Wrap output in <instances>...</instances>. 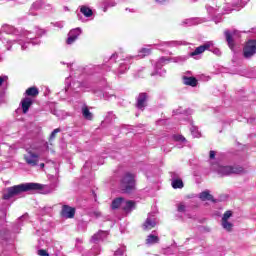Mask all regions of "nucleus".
<instances>
[{"instance_id": "f257e3e1", "label": "nucleus", "mask_w": 256, "mask_h": 256, "mask_svg": "<svg viewBox=\"0 0 256 256\" xmlns=\"http://www.w3.org/2000/svg\"><path fill=\"white\" fill-rule=\"evenodd\" d=\"M56 189L57 184L43 185L33 182L24 183L7 188L6 192L3 194V199L9 200L27 191H40V193H43V195H49V193H53Z\"/></svg>"}, {"instance_id": "f03ea898", "label": "nucleus", "mask_w": 256, "mask_h": 256, "mask_svg": "<svg viewBox=\"0 0 256 256\" xmlns=\"http://www.w3.org/2000/svg\"><path fill=\"white\" fill-rule=\"evenodd\" d=\"M45 35V30L40 29L39 27H35L33 32L24 31L17 39H2V43L5 45L7 51H11V48L15 43L21 46L22 51L27 50L30 43L32 45H39L41 40L39 37H43Z\"/></svg>"}, {"instance_id": "7ed1b4c3", "label": "nucleus", "mask_w": 256, "mask_h": 256, "mask_svg": "<svg viewBox=\"0 0 256 256\" xmlns=\"http://www.w3.org/2000/svg\"><path fill=\"white\" fill-rule=\"evenodd\" d=\"M210 169L220 175V177H226L227 175H239V173H243L244 171L241 166H223L217 162L212 163Z\"/></svg>"}, {"instance_id": "20e7f679", "label": "nucleus", "mask_w": 256, "mask_h": 256, "mask_svg": "<svg viewBox=\"0 0 256 256\" xmlns=\"http://www.w3.org/2000/svg\"><path fill=\"white\" fill-rule=\"evenodd\" d=\"M120 189L123 193H131L135 191V174L126 172L120 180Z\"/></svg>"}, {"instance_id": "39448f33", "label": "nucleus", "mask_w": 256, "mask_h": 256, "mask_svg": "<svg viewBox=\"0 0 256 256\" xmlns=\"http://www.w3.org/2000/svg\"><path fill=\"white\" fill-rule=\"evenodd\" d=\"M254 34L252 38H249L243 46V57L244 59H251L256 55V29H252Z\"/></svg>"}, {"instance_id": "423d86ee", "label": "nucleus", "mask_w": 256, "mask_h": 256, "mask_svg": "<svg viewBox=\"0 0 256 256\" xmlns=\"http://www.w3.org/2000/svg\"><path fill=\"white\" fill-rule=\"evenodd\" d=\"M91 86H89L86 82L73 81L68 86L65 87L66 93H71L72 95H79V93H83V91H89Z\"/></svg>"}, {"instance_id": "0eeeda50", "label": "nucleus", "mask_w": 256, "mask_h": 256, "mask_svg": "<svg viewBox=\"0 0 256 256\" xmlns=\"http://www.w3.org/2000/svg\"><path fill=\"white\" fill-rule=\"evenodd\" d=\"M211 51L217 57H221V50L219 48L213 47V42H206L203 45L197 47L193 52L190 53V57H196V55H201L205 51Z\"/></svg>"}, {"instance_id": "6e6552de", "label": "nucleus", "mask_w": 256, "mask_h": 256, "mask_svg": "<svg viewBox=\"0 0 256 256\" xmlns=\"http://www.w3.org/2000/svg\"><path fill=\"white\" fill-rule=\"evenodd\" d=\"M222 3H225V0H211L206 5V11L209 17H211V19H213L214 21L217 15H221V12L219 11V9H221Z\"/></svg>"}, {"instance_id": "1a4fd4ad", "label": "nucleus", "mask_w": 256, "mask_h": 256, "mask_svg": "<svg viewBox=\"0 0 256 256\" xmlns=\"http://www.w3.org/2000/svg\"><path fill=\"white\" fill-rule=\"evenodd\" d=\"M133 59H135L134 56H127L122 60V62L119 64V66L113 70V72L118 76L121 77V75H125L127 71H129V67H131V63H133Z\"/></svg>"}, {"instance_id": "9d476101", "label": "nucleus", "mask_w": 256, "mask_h": 256, "mask_svg": "<svg viewBox=\"0 0 256 256\" xmlns=\"http://www.w3.org/2000/svg\"><path fill=\"white\" fill-rule=\"evenodd\" d=\"M224 36L227 42V45L231 51H235V41L241 37V32L234 30H225L224 31Z\"/></svg>"}, {"instance_id": "9b49d317", "label": "nucleus", "mask_w": 256, "mask_h": 256, "mask_svg": "<svg viewBox=\"0 0 256 256\" xmlns=\"http://www.w3.org/2000/svg\"><path fill=\"white\" fill-rule=\"evenodd\" d=\"M249 3V0H232V5L227 4L224 7V14H229L233 11H241L245 5Z\"/></svg>"}, {"instance_id": "f8f14e48", "label": "nucleus", "mask_w": 256, "mask_h": 256, "mask_svg": "<svg viewBox=\"0 0 256 256\" xmlns=\"http://www.w3.org/2000/svg\"><path fill=\"white\" fill-rule=\"evenodd\" d=\"M168 63H171L170 57L162 56L158 59L155 65V72L152 73V75H159L160 77H163L167 71L165 69H162L164 65H167Z\"/></svg>"}, {"instance_id": "ddd939ff", "label": "nucleus", "mask_w": 256, "mask_h": 256, "mask_svg": "<svg viewBox=\"0 0 256 256\" xmlns=\"http://www.w3.org/2000/svg\"><path fill=\"white\" fill-rule=\"evenodd\" d=\"M24 159L27 165H30V167H37V165H39V154L31 150L24 155Z\"/></svg>"}, {"instance_id": "4468645a", "label": "nucleus", "mask_w": 256, "mask_h": 256, "mask_svg": "<svg viewBox=\"0 0 256 256\" xmlns=\"http://www.w3.org/2000/svg\"><path fill=\"white\" fill-rule=\"evenodd\" d=\"M157 226V217L155 213L148 214L146 221L143 224L144 231H151V229Z\"/></svg>"}, {"instance_id": "2eb2a0df", "label": "nucleus", "mask_w": 256, "mask_h": 256, "mask_svg": "<svg viewBox=\"0 0 256 256\" xmlns=\"http://www.w3.org/2000/svg\"><path fill=\"white\" fill-rule=\"evenodd\" d=\"M148 99H149V95H147V93L145 92L140 93L136 99L137 109H140V111H143L145 107H147Z\"/></svg>"}, {"instance_id": "dca6fc26", "label": "nucleus", "mask_w": 256, "mask_h": 256, "mask_svg": "<svg viewBox=\"0 0 256 256\" xmlns=\"http://www.w3.org/2000/svg\"><path fill=\"white\" fill-rule=\"evenodd\" d=\"M82 31L81 28H75L70 30L68 33V38L66 40L67 45H73L77 39H79V35H81Z\"/></svg>"}, {"instance_id": "f3484780", "label": "nucleus", "mask_w": 256, "mask_h": 256, "mask_svg": "<svg viewBox=\"0 0 256 256\" xmlns=\"http://www.w3.org/2000/svg\"><path fill=\"white\" fill-rule=\"evenodd\" d=\"M107 235H109V232L99 230L96 234H94L91 238V243H95L97 245L98 243H101V241H105L107 239Z\"/></svg>"}, {"instance_id": "a211bd4d", "label": "nucleus", "mask_w": 256, "mask_h": 256, "mask_svg": "<svg viewBox=\"0 0 256 256\" xmlns=\"http://www.w3.org/2000/svg\"><path fill=\"white\" fill-rule=\"evenodd\" d=\"M61 215L64 217V219H73V217H75V208L69 205H63Z\"/></svg>"}, {"instance_id": "6ab92c4d", "label": "nucleus", "mask_w": 256, "mask_h": 256, "mask_svg": "<svg viewBox=\"0 0 256 256\" xmlns=\"http://www.w3.org/2000/svg\"><path fill=\"white\" fill-rule=\"evenodd\" d=\"M171 185L173 189H183V180L179 178V174L171 172Z\"/></svg>"}, {"instance_id": "aec40b11", "label": "nucleus", "mask_w": 256, "mask_h": 256, "mask_svg": "<svg viewBox=\"0 0 256 256\" xmlns=\"http://www.w3.org/2000/svg\"><path fill=\"white\" fill-rule=\"evenodd\" d=\"M117 59H119V55L117 53H113L108 61L102 65V69H104V71H111V67H113L114 63H117Z\"/></svg>"}, {"instance_id": "412c9836", "label": "nucleus", "mask_w": 256, "mask_h": 256, "mask_svg": "<svg viewBox=\"0 0 256 256\" xmlns=\"http://www.w3.org/2000/svg\"><path fill=\"white\" fill-rule=\"evenodd\" d=\"M179 45H187V43H185L183 41L161 42L159 44V49L163 50V47H179Z\"/></svg>"}, {"instance_id": "4be33fe9", "label": "nucleus", "mask_w": 256, "mask_h": 256, "mask_svg": "<svg viewBox=\"0 0 256 256\" xmlns=\"http://www.w3.org/2000/svg\"><path fill=\"white\" fill-rule=\"evenodd\" d=\"M122 209L125 213H131L135 209V201L133 200H125L122 204Z\"/></svg>"}, {"instance_id": "5701e85b", "label": "nucleus", "mask_w": 256, "mask_h": 256, "mask_svg": "<svg viewBox=\"0 0 256 256\" xmlns=\"http://www.w3.org/2000/svg\"><path fill=\"white\" fill-rule=\"evenodd\" d=\"M33 105V100L29 97H25L21 101V107L24 114L29 112V108Z\"/></svg>"}, {"instance_id": "b1692460", "label": "nucleus", "mask_w": 256, "mask_h": 256, "mask_svg": "<svg viewBox=\"0 0 256 256\" xmlns=\"http://www.w3.org/2000/svg\"><path fill=\"white\" fill-rule=\"evenodd\" d=\"M199 23H203V19L201 18H188L182 21V25H187L191 27L192 25H199Z\"/></svg>"}, {"instance_id": "393cba45", "label": "nucleus", "mask_w": 256, "mask_h": 256, "mask_svg": "<svg viewBox=\"0 0 256 256\" xmlns=\"http://www.w3.org/2000/svg\"><path fill=\"white\" fill-rule=\"evenodd\" d=\"M124 200H125V198H123V197H118V198L114 199L111 204V209H113L114 211H115V209H123Z\"/></svg>"}, {"instance_id": "a878e982", "label": "nucleus", "mask_w": 256, "mask_h": 256, "mask_svg": "<svg viewBox=\"0 0 256 256\" xmlns=\"http://www.w3.org/2000/svg\"><path fill=\"white\" fill-rule=\"evenodd\" d=\"M27 219H28V215L26 214V215L21 216L17 220V222L13 228L14 233H19V229L21 228V226H23V223H25V221H27Z\"/></svg>"}, {"instance_id": "bb28decb", "label": "nucleus", "mask_w": 256, "mask_h": 256, "mask_svg": "<svg viewBox=\"0 0 256 256\" xmlns=\"http://www.w3.org/2000/svg\"><path fill=\"white\" fill-rule=\"evenodd\" d=\"M115 5H117V3L113 0H104L100 7L104 13H107V9H109V7H115Z\"/></svg>"}, {"instance_id": "cd10ccee", "label": "nucleus", "mask_w": 256, "mask_h": 256, "mask_svg": "<svg viewBox=\"0 0 256 256\" xmlns=\"http://www.w3.org/2000/svg\"><path fill=\"white\" fill-rule=\"evenodd\" d=\"M80 13H82V15H84V17L87 19H89V17H93V10L89 8V6H80Z\"/></svg>"}, {"instance_id": "c85d7f7f", "label": "nucleus", "mask_w": 256, "mask_h": 256, "mask_svg": "<svg viewBox=\"0 0 256 256\" xmlns=\"http://www.w3.org/2000/svg\"><path fill=\"white\" fill-rule=\"evenodd\" d=\"M184 85H189L190 87H197V79L195 77L183 76Z\"/></svg>"}, {"instance_id": "c756f323", "label": "nucleus", "mask_w": 256, "mask_h": 256, "mask_svg": "<svg viewBox=\"0 0 256 256\" xmlns=\"http://www.w3.org/2000/svg\"><path fill=\"white\" fill-rule=\"evenodd\" d=\"M1 32L6 33L7 35H13V33H15V27L9 24H3L1 27Z\"/></svg>"}, {"instance_id": "7c9ffc66", "label": "nucleus", "mask_w": 256, "mask_h": 256, "mask_svg": "<svg viewBox=\"0 0 256 256\" xmlns=\"http://www.w3.org/2000/svg\"><path fill=\"white\" fill-rule=\"evenodd\" d=\"M99 253H101V247L96 244L92 247L89 253H83L82 256H96L99 255Z\"/></svg>"}, {"instance_id": "2f4dec72", "label": "nucleus", "mask_w": 256, "mask_h": 256, "mask_svg": "<svg viewBox=\"0 0 256 256\" xmlns=\"http://www.w3.org/2000/svg\"><path fill=\"white\" fill-rule=\"evenodd\" d=\"M41 7H43V4L41 3V1H36L32 4L30 10H29V14L30 15H37L35 13V11H38V9H41Z\"/></svg>"}, {"instance_id": "473e14b6", "label": "nucleus", "mask_w": 256, "mask_h": 256, "mask_svg": "<svg viewBox=\"0 0 256 256\" xmlns=\"http://www.w3.org/2000/svg\"><path fill=\"white\" fill-rule=\"evenodd\" d=\"M82 115L84 119H87L88 121H91L93 119V114L89 111V108L87 106L82 107Z\"/></svg>"}, {"instance_id": "72a5a7b5", "label": "nucleus", "mask_w": 256, "mask_h": 256, "mask_svg": "<svg viewBox=\"0 0 256 256\" xmlns=\"http://www.w3.org/2000/svg\"><path fill=\"white\" fill-rule=\"evenodd\" d=\"M146 243L147 245H155V243H159V237L157 235L150 234L146 239Z\"/></svg>"}, {"instance_id": "f704fd0d", "label": "nucleus", "mask_w": 256, "mask_h": 256, "mask_svg": "<svg viewBox=\"0 0 256 256\" xmlns=\"http://www.w3.org/2000/svg\"><path fill=\"white\" fill-rule=\"evenodd\" d=\"M199 198L201 201H213V195L209 193V191H204L199 194Z\"/></svg>"}, {"instance_id": "c9c22d12", "label": "nucleus", "mask_w": 256, "mask_h": 256, "mask_svg": "<svg viewBox=\"0 0 256 256\" xmlns=\"http://www.w3.org/2000/svg\"><path fill=\"white\" fill-rule=\"evenodd\" d=\"M26 95L28 97H37L39 95V89L37 87H30L26 90Z\"/></svg>"}, {"instance_id": "e433bc0d", "label": "nucleus", "mask_w": 256, "mask_h": 256, "mask_svg": "<svg viewBox=\"0 0 256 256\" xmlns=\"http://www.w3.org/2000/svg\"><path fill=\"white\" fill-rule=\"evenodd\" d=\"M190 132H191V135L193 137H201V133L199 132V130L197 129V127L195 125H193V121L190 120Z\"/></svg>"}, {"instance_id": "4c0bfd02", "label": "nucleus", "mask_w": 256, "mask_h": 256, "mask_svg": "<svg viewBox=\"0 0 256 256\" xmlns=\"http://www.w3.org/2000/svg\"><path fill=\"white\" fill-rule=\"evenodd\" d=\"M126 251L127 248L125 246H121L114 252L113 256H127Z\"/></svg>"}, {"instance_id": "58836bf2", "label": "nucleus", "mask_w": 256, "mask_h": 256, "mask_svg": "<svg viewBox=\"0 0 256 256\" xmlns=\"http://www.w3.org/2000/svg\"><path fill=\"white\" fill-rule=\"evenodd\" d=\"M170 61H173V63H183L187 61V56H177L174 58H170Z\"/></svg>"}, {"instance_id": "ea45409f", "label": "nucleus", "mask_w": 256, "mask_h": 256, "mask_svg": "<svg viewBox=\"0 0 256 256\" xmlns=\"http://www.w3.org/2000/svg\"><path fill=\"white\" fill-rule=\"evenodd\" d=\"M222 227L226 231H231L233 229V224L231 222L227 221H222Z\"/></svg>"}, {"instance_id": "a19ab883", "label": "nucleus", "mask_w": 256, "mask_h": 256, "mask_svg": "<svg viewBox=\"0 0 256 256\" xmlns=\"http://www.w3.org/2000/svg\"><path fill=\"white\" fill-rule=\"evenodd\" d=\"M147 55H151V50L149 48H142L139 51V56L140 57H147Z\"/></svg>"}, {"instance_id": "79ce46f5", "label": "nucleus", "mask_w": 256, "mask_h": 256, "mask_svg": "<svg viewBox=\"0 0 256 256\" xmlns=\"http://www.w3.org/2000/svg\"><path fill=\"white\" fill-rule=\"evenodd\" d=\"M114 119H115V114H113V112H108L104 121L105 123H111V121H113Z\"/></svg>"}, {"instance_id": "37998d69", "label": "nucleus", "mask_w": 256, "mask_h": 256, "mask_svg": "<svg viewBox=\"0 0 256 256\" xmlns=\"http://www.w3.org/2000/svg\"><path fill=\"white\" fill-rule=\"evenodd\" d=\"M177 211L178 213H185L187 211V207L185 206V204L180 203L177 206Z\"/></svg>"}, {"instance_id": "c03bdc74", "label": "nucleus", "mask_w": 256, "mask_h": 256, "mask_svg": "<svg viewBox=\"0 0 256 256\" xmlns=\"http://www.w3.org/2000/svg\"><path fill=\"white\" fill-rule=\"evenodd\" d=\"M174 139L179 143H187V139H185V137H183L182 135H175Z\"/></svg>"}, {"instance_id": "a18cd8bd", "label": "nucleus", "mask_w": 256, "mask_h": 256, "mask_svg": "<svg viewBox=\"0 0 256 256\" xmlns=\"http://www.w3.org/2000/svg\"><path fill=\"white\" fill-rule=\"evenodd\" d=\"M57 133H61V128H56L52 131L50 135V141H53V139H55Z\"/></svg>"}, {"instance_id": "49530a36", "label": "nucleus", "mask_w": 256, "mask_h": 256, "mask_svg": "<svg viewBox=\"0 0 256 256\" xmlns=\"http://www.w3.org/2000/svg\"><path fill=\"white\" fill-rule=\"evenodd\" d=\"M233 214L231 213V211H226L222 217V221H229V218L232 216Z\"/></svg>"}, {"instance_id": "de8ad7c7", "label": "nucleus", "mask_w": 256, "mask_h": 256, "mask_svg": "<svg viewBox=\"0 0 256 256\" xmlns=\"http://www.w3.org/2000/svg\"><path fill=\"white\" fill-rule=\"evenodd\" d=\"M37 254L39 256H49V252H47V250H43V249L38 250Z\"/></svg>"}, {"instance_id": "09e8293b", "label": "nucleus", "mask_w": 256, "mask_h": 256, "mask_svg": "<svg viewBox=\"0 0 256 256\" xmlns=\"http://www.w3.org/2000/svg\"><path fill=\"white\" fill-rule=\"evenodd\" d=\"M42 149H40V151H49V143L47 142H43L42 143Z\"/></svg>"}, {"instance_id": "8fccbe9b", "label": "nucleus", "mask_w": 256, "mask_h": 256, "mask_svg": "<svg viewBox=\"0 0 256 256\" xmlns=\"http://www.w3.org/2000/svg\"><path fill=\"white\" fill-rule=\"evenodd\" d=\"M5 149H11V147H9V145H7V144H2L0 146V155H1V153H3V151H5Z\"/></svg>"}, {"instance_id": "3c124183", "label": "nucleus", "mask_w": 256, "mask_h": 256, "mask_svg": "<svg viewBox=\"0 0 256 256\" xmlns=\"http://www.w3.org/2000/svg\"><path fill=\"white\" fill-rule=\"evenodd\" d=\"M7 79H9V77H7V76H0V87H1V85H3L5 82H7Z\"/></svg>"}, {"instance_id": "603ef678", "label": "nucleus", "mask_w": 256, "mask_h": 256, "mask_svg": "<svg viewBox=\"0 0 256 256\" xmlns=\"http://www.w3.org/2000/svg\"><path fill=\"white\" fill-rule=\"evenodd\" d=\"M103 97H104V99H106L107 101H109V100L113 99V97L115 98V95H113V94L108 95L107 93H105V94L103 95Z\"/></svg>"}, {"instance_id": "864d4df0", "label": "nucleus", "mask_w": 256, "mask_h": 256, "mask_svg": "<svg viewBox=\"0 0 256 256\" xmlns=\"http://www.w3.org/2000/svg\"><path fill=\"white\" fill-rule=\"evenodd\" d=\"M54 27H58V29H63L64 23L63 22H55Z\"/></svg>"}, {"instance_id": "5fc2aeb1", "label": "nucleus", "mask_w": 256, "mask_h": 256, "mask_svg": "<svg viewBox=\"0 0 256 256\" xmlns=\"http://www.w3.org/2000/svg\"><path fill=\"white\" fill-rule=\"evenodd\" d=\"M209 157H210L211 160L215 159V151L211 150L210 154H209Z\"/></svg>"}, {"instance_id": "6e6d98bb", "label": "nucleus", "mask_w": 256, "mask_h": 256, "mask_svg": "<svg viewBox=\"0 0 256 256\" xmlns=\"http://www.w3.org/2000/svg\"><path fill=\"white\" fill-rule=\"evenodd\" d=\"M79 21H82V23H85V19L83 18V16H81V14L77 15Z\"/></svg>"}, {"instance_id": "4d7b16f0", "label": "nucleus", "mask_w": 256, "mask_h": 256, "mask_svg": "<svg viewBox=\"0 0 256 256\" xmlns=\"http://www.w3.org/2000/svg\"><path fill=\"white\" fill-rule=\"evenodd\" d=\"M174 115H183V113L181 112V110H176L173 112Z\"/></svg>"}, {"instance_id": "13d9d810", "label": "nucleus", "mask_w": 256, "mask_h": 256, "mask_svg": "<svg viewBox=\"0 0 256 256\" xmlns=\"http://www.w3.org/2000/svg\"><path fill=\"white\" fill-rule=\"evenodd\" d=\"M61 64H62V65H66V63H65V62H61ZM72 65H73V64H71V63H67V67H68V69H71Z\"/></svg>"}, {"instance_id": "bf43d9fd", "label": "nucleus", "mask_w": 256, "mask_h": 256, "mask_svg": "<svg viewBox=\"0 0 256 256\" xmlns=\"http://www.w3.org/2000/svg\"><path fill=\"white\" fill-rule=\"evenodd\" d=\"M89 167H91V166L89 165V162H86L85 165L83 166V169H89Z\"/></svg>"}, {"instance_id": "052dcab7", "label": "nucleus", "mask_w": 256, "mask_h": 256, "mask_svg": "<svg viewBox=\"0 0 256 256\" xmlns=\"http://www.w3.org/2000/svg\"><path fill=\"white\" fill-rule=\"evenodd\" d=\"M192 113H193V110H191V109L185 111L186 115H191Z\"/></svg>"}, {"instance_id": "680f3d73", "label": "nucleus", "mask_w": 256, "mask_h": 256, "mask_svg": "<svg viewBox=\"0 0 256 256\" xmlns=\"http://www.w3.org/2000/svg\"><path fill=\"white\" fill-rule=\"evenodd\" d=\"M94 215H95L96 217H101V212L95 211V212H94Z\"/></svg>"}, {"instance_id": "e2e57ef3", "label": "nucleus", "mask_w": 256, "mask_h": 256, "mask_svg": "<svg viewBox=\"0 0 256 256\" xmlns=\"http://www.w3.org/2000/svg\"><path fill=\"white\" fill-rule=\"evenodd\" d=\"M76 242H77V243H83V240H82V239L77 238V239H76Z\"/></svg>"}, {"instance_id": "0e129e2a", "label": "nucleus", "mask_w": 256, "mask_h": 256, "mask_svg": "<svg viewBox=\"0 0 256 256\" xmlns=\"http://www.w3.org/2000/svg\"><path fill=\"white\" fill-rule=\"evenodd\" d=\"M166 0H156V3H165Z\"/></svg>"}, {"instance_id": "69168bd1", "label": "nucleus", "mask_w": 256, "mask_h": 256, "mask_svg": "<svg viewBox=\"0 0 256 256\" xmlns=\"http://www.w3.org/2000/svg\"><path fill=\"white\" fill-rule=\"evenodd\" d=\"M40 168H41V169H44V168H45V163H41V164H40Z\"/></svg>"}, {"instance_id": "338daca9", "label": "nucleus", "mask_w": 256, "mask_h": 256, "mask_svg": "<svg viewBox=\"0 0 256 256\" xmlns=\"http://www.w3.org/2000/svg\"><path fill=\"white\" fill-rule=\"evenodd\" d=\"M253 121H254V119H253V118H250V119L248 120V123H253Z\"/></svg>"}, {"instance_id": "774afa93", "label": "nucleus", "mask_w": 256, "mask_h": 256, "mask_svg": "<svg viewBox=\"0 0 256 256\" xmlns=\"http://www.w3.org/2000/svg\"><path fill=\"white\" fill-rule=\"evenodd\" d=\"M0 63H3V57L0 54Z\"/></svg>"}]
</instances>
